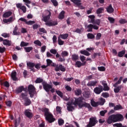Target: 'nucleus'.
<instances>
[{
    "instance_id": "obj_1",
    "label": "nucleus",
    "mask_w": 127,
    "mask_h": 127,
    "mask_svg": "<svg viewBox=\"0 0 127 127\" xmlns=\"http://www.w3.org/2000/svg\"><path fill=\"white\" fill-rule=\"evenodd\" d=\"M83 98H71L70 101L67 102L66 103L67 105V109L69 112H72L73 110H74V106L77 107V106H79V107H85V108H88V109H91V105L90 104H88L87 103L84 102L83 103Z\"/></svg>"
},
{
    "instance_id": "obj_2",
    "label": "nucleus",
    "mask_w": 127,
    "mask_h": 127,
    "mask_svg": "<svg viewBox=\"0 0 127 127\" xmlns=\"http://www.w3.org/2000/svg\"><path fill=\"white\" fill-rule=\"evenodd\" d=\"M51 16V12L48 10H45L42 14V20L46 22V25L48 26H53V25H57L58 23L56 21H48L50 19Z\"/></svg>"
},
{
    "instance_id": "obj_3",
    "label": "nucleus",
    "mask_w": 127,
    "mask_h": 127,
    "mask_svg": "<svg viewBox=\"0 0 127 127\" xmlns=\"http://www.w3.org/2000/svg\"><path fill=\"white\" fill-rule=\"evenodd\" d=\"M124 120V116L122 114H113L110 116L107 119V123L111 125L113 123H117V122H121Z\"/></svg>"
},
{
    "instance_id": "obj_4",
    "label": "nucleus",
    "mask_w": 127,
    "mask_h": 127,
    "mask_svg": "<svg viewBox=\"0 0 127 127\" xmlns=\"http://www.w3.org/2000/svg\"><path fill=\"white\" fill-rule=\"evenodd\" d=\"M43 112L45 113V117L46 120L49 122V123H53L55 122V118L53 115L49 112V109L48 108H44L43 109Z\"/></svg>"
},
{
    "instance_id": "obj_5",
    "label": "nucleus",
    "mask_w": 127,
    "mask_h": 127,
    "mask_svg": "<svg viewBox=\"0 0 127 127\" xmlns=\"http://www.w3.org/2000/svg\"><path fill=\"white\" fill-rule=\"evenodd\" d=\"M28 91L31 98H33L34 95L36 94V91L35 90V87L33 85H29L28 87Z\"/></svg>"
},
{
    "instance_id": "obj_6",
    "label": "nucleus",
    "mask_w": 127,
    "mask_h": 127,
    "mask_svg": "<svg viewBox=\"0 0 127 127\" xmlns=\"http://www.w3.org/2000/svg\"><path fill=\"white\" fill-rule=\"evenodd\" d=\"M98 124V120L96 117H91L89 119V124L86 126V127H95Z\"/></svg>"
},
{
    "instance_id": "obj_7",
    "label": "nucleus",
    "mask_w": 127,
    "mask_h": 127,
    "mask_svg": "<svg viewBox=\"0 0 127 127\" xmlns=\"http://www.w3.org/2000/svg\"><path fill=\"white\" fill-rule=\"evenodd\" d=\"M43 86L44 90H46V92H49L52 88H53V86L51 84H49L45 82H43Z\"/></svg>"
},
{
    "instance_id": "obj_8",
    "label": "nucleus",
    "mask_w": 127,
    "mask_h": 127,
    "mask_svg": "<svg viewBox=\"0 0 127 127\" xmlns=\"http://www.w3.org/2000/svg\"><path fill=\"white\" fill-rule=\"evenodd\" d=\"M87 28L88 29L87 31L90 32L91 31H93V29H95V30H98V29H99V26H98L97 25H93L90 24L87 26Z\"/></svg>"
},
{
    "instance_id": "obj_9",
    "label": "nucleus",
    "mask_w": 127,
    "mask_h": 127,
    "mask_svg": "<svg viewBox=\"0 0 127 127\" xmlns=\"http://www.w3.org/2000/svg\"><path fill=\"white\" fill-rule=\"evenodd\" d=\"M16 5L17 8H19V9H21L23 13L26 12V7L24 5H22V3H18Z\"/></svg>"
},
{
    "instance_id": "obj_10",
    "label": "nucleus",
    "mask_w": 127,
    "mask_h": 127,
    "mask_svg": "<svg viewBox=\"0 0 127 127\" xmlns=\"http://www.w3.org/2000/svg\"><path fill=\"white\" fill-rule=\"evenodd\" d=\"M94 92L95 94L99 95V94H101L103 92V86L99 85L98 87H96L94 89Z\"/></svg>"
},
{
    "instance_id": "obj_11",
    "label": "nucleus",
    "mask_w": 127,
    "mask_h": 127,
    "mask_svg": "<svg viewBox=\"0 0 127 127\" xmlns=\"http://www.w3.org/2000/svg\"><path fill=\"white\" fill-rule=\"evenodd\" d=\"M24 115L29 119H31L33 117V114L31 112L30 110H26L24 112Z\"/></svg>"
},
{
    "instance_id": "obj_12",
    "label": "nucleus",
    "mask_w": 127,
    "mask_h": 127,
    "mask_svg": "<svg viewBox=\"0 0 127 127\" xmlns=\"http://www.w3.org/2000/svg\"><path fill=\"white\" fill-rule=\"evenodd\" d=\"M55 71L56 72H58V71H62V72H65L66 71V69L65 68V67L64 66L62 65V64H60V65H57L55 68Z\"/></svg>"
},
{
    "instance_id": "obj_13",
    "label": "nucleus",
    "mask_w": 127,
    "mask_h": 127,
    "mask_svg": "<svg viewBox=\"0 0 127 127\" xmlns=\"http://www.w3.org/2000/svg\"><path fill=\"white\" fill-rule=\"evenodd\" d=\"M105 10V9L103 7H100L98 9H97L96 10V13L98 15V16H99L100 17H101V15H99L101 13H103V12H104V11Z\"/></svg>"
},
{
    "instance_id": "obj_14",
    "label": "nucleus",
    "mask_w": 127,
    "mask_h": 127,
    "mask_svg": "<svg viewBox=\"0 0 127 127\" xmlns=\"http://www.w3.org/2000/svg\"><path fill=\"white\" fill-rule=\"evenodd\" d=\"M102 84L104 86V91H109V90H110V88L109 87V86H108V84H107V83H106V81H103L102 82Z\"/></svg>"
},
{
    "instance_id": "obj_15",
    "label": "nucleus",
    "mask_w": 127,
    "mask_h": 127,
    "mask_svg": "<svg viewBox=\"0 0 127 127\" xmlns=\"http://www.w3.org/2000/svg\"><path fill=\"white\" fill-rule=\"evenodd\" d=\"M106 10L108 13H113L114 12V8L112 6V4L109 5V7L106 8Z\"/></svg>"
},
{
    "instance_id": "obj_16",
    "label": "nucleus",
    "mask_w": 127,
    "mask_h": 127,
    "mask_svg": "<svg viewBox=\"0 0 127 127\" xmlns=\"http://www.w3.org/2000/svg\"><path fill=\"white\" fill-rule=\"evenodd\" d=\"M85 64H86V62H85L84 63L82 64V63H81V62L77 61L75 63V67H78V68H80V67H81V66H84V65H85Z\"/></svg>"
},
{
    "instance_id": "obj_17",
    "label": "nucleus",
    "mask_w": 127,
    "mask_h": 127,
    "mask_svg": "<svg viewBox=\"0 0 127 127\" xmlns=\"http://www.w3.org/2000/svg\"><path fill=\"white\" fill-rule=\"evenodd\" d=\"M69 36V35L68 34H60L59 36V38H62V39H67L68 38V37Z\"/></svg>"
},
{
    "instance_id": "obj_18",
    "label": "nucleus",
    "mask_w": 127,
    "mask_h": 127,
    "mask_svg": "<svg viewBox=\"0 0 127 127\" xmlns=\"http://www.w3.org/2000/svg\"><path fill=\"white\" fill-rule=\"evenodd\" d=\"M11 78L13 81H16L17 80V78L16 77V72L15 71H13L11 73Z\"/></svg>"
},
{
    "instance_id": "obj_19",
    "label": "nucleus",
    "mask_w": 127,
    "mask_h": 127,
    "mask_svg": "<svg viewBox=\"0 0 127 127\" xmlns=\"http://www.w3.org/2000/svg\"><path fill=\"white\" fill-rule=\"evenodd\" d=\"M70 1L74 3L75 5H77V6H79L81 4V0H70Z\"/></svg>"
},
{
    "instance_id": "obj_20",
    "label": "nucleus",
    "mask_w": 127,
    "mask_h": 127,
    "mask_svg": "<svg viewBox=\"0 0 127 127\" xmlns=\"http://www.w3.org/2000/svg\"><path fill=\"white\" fill-rule=\"evenodd\" d=\"M91 105L92 107H98L100 104L99 102H96L94 100L92 99L91 100Z\"/></svg>"
},
{
    "instance_id": "obj_21",
    "label": "nucleus",
    "mask_w": 127,
    "mask_h": 127,
    "mask_svg": "<svg viewBox=\"0 0 127 127\" xmlns=\"http://www.w3.org/2000/svg\"><path fill=\"white\" fill-rule=\"evenodd\" d=\"M98 83L97 81H91L88 82L87 86L89 87H92V86H95V85Z\"/></svg>"
},
{
    "instance_id": "obj_22",
    "label": "nucleus",
    "mask_w": 127,
    "mask_h": 127,
    "mask_svg": "<svg viewBox=\"0 0 127 127\" xmlns=\"http://www.w3.org/2000/svg\"><path fill=\"white\" fill-rule=\"evenodd\" d=\"M11 14H12V12L9 11L5 12L3 15V16L5 18L9 17V16H10V15H11Z\"/></svg>"
},
{
    "instance_id": "obj_23",
    "label": "nucleus",
    "mask_w": 127,
    "mask_h": 127,
    "mask_svg": "<svg viewBox=\"0 0 127 127\" xmlns=\"http://www.w3.org/2000/svg\"><path fill=\"white\" fill-rule=\"evenodd\" d=\"M3 45H7L8 46H10L11 45V42L7 40H4L3 41Z\"/></svg>"
},
{
    "instance_id": "obj_24",
    "label": "nucleus",
    "mask_w": 127,
    "mask_h": 127,
    "mask_svg": "<svg viewBox=\"0 0 127 127\" xmlns=\"http://www.w3.org/2000/svg\"><path fill=\"white\" fill-rule=\"evenodd\" d=\"M115 111H119V110H124V107L122 105H117L114 107Z\"/></svg>"
},
{
    "instance_id": "obj_25",
    "label": "nucleus",
    "mask_w": 127,
    "mask_h": 127,
    "mask_svg": "<svg viewBox=\"0 0 127 127\" xmlns=\"http://www.w3.org/2000/svg\"><path fill=\"white\" fill-rule=\"evenodd\" d=\"M123 80V76H121L118 81L113 85L114 87H117V85H120V84H121V83H122V81Z\"/></svg>"
},
{
    "instance_id": "obj_26",
    "label": "nucleus",
    "mask_w": 127,
    "mask_h": 127,
    "mask_svg": "<svg viewBox=\"0 0 127 127\" xmlns=\"http://www.w3.org/2000/svg\"><path fill=\"white\" fill-rule=\"evenodd\" d=\"M80 53H81V54H83V55H85V56H89L90 55V53H89V52H88V51H86V50H81L80 51Z\"/></svg>"
},
{
    "instance_id": "obj_27",
    "label": "nucleus",
    "mask_w": 127,
    "mask_h": 127,
    "mask_svg": "<svg viewBox=\"0 0 127 127\" xmlns=\"http://www.w3.org/2000/svg\"><path fill=\"white\" fill-rule=\"evenodd\" d=\"M74 93L76 96H80L82 94V91L80 89H77L74 91Z\"/></svg>"
},
{
    "instance_id": "obj_28",
    "label": "nucleus",
    "mask_w": 127,
    "mask_h": 127,
    "mask_svg": "<svg viewBox=\"0 0 127 127\" xmlns=\"http://www.w3.org/2000/svg\"><path fill=\"white\" fill-rule=\"evenodd\" d=\"M24 101H25V103H24L25 106H29V105L31 104V101L28 98L25 99Z\"/></svg>"
},
{
    "instance_id": "obj_29",
    "label": "nucleus",
    "mask_w": 127,
    "mask_h": 127,
    "mask_svg": "<svg viewBox=\"0 0 127 127\" xmlns=\"http://www.w3.org/2000/svg\"><path fill=\"white\" fill-rule=\"evenodd\" d=\"M64 14H65V11L64 10L62 11L59 16V19H63L64 18Z\"/></svg>"
},
{
    "instance_id": "obj_30",
    "label": "nucleus",
    "mask_w": 127,
    "mask_h": 127,
    "mask_svg": "<svg viewBox=\"0 0 127 127\" xmlns=\"http://www.w3.org/2000/svg\"><path fill=\"white\" fill-rule=\"evenodd\" d=\"M24 89V87H23V86H20L16 89V92H17V93H21Z\"/></svg>"
},
{
    "instance_id": "obj_31",
    "label": "nucleus",
    "mask_w": 127,
    "mask_h": 127,
    "mask_svg": "<svg viewBox=\"0 0 127 127\" xmlns=\"http://www.w3.org/2000/svg\"><path fill=\"white\" fill-rule=\"evenodd\" d=\"M89 18H90V22L91 23H94V21H95V15H91L88 16Z\"/></svg>"
},
{
    "instance_id": "obj_32",
    "label": "nucleus",
    "mask_w": 127,
    "mask_h": 127,
    "mask_svg": "<svg viewBox=\"0 0 127 127\" xmlns=\"http://www.w3.org/2000/svg\"><path fill=\"white\" fill-rule=\"evenodd\" d=\"M35 64H34V63H31V62H27V66L28 67H29L30 68H33L34 67Z\"/></svg>"
},
{
    "instance_id": "obj_33",
    "label": "nucleus",
    "mask_w": 127,
    "mask_h": 127,
    "mask_svg": "<svg viewBox=\"0 0 127 127\" xmlns=\"http://www.w3.org/2000/svg\"><path fill=\"white\" fill-rule=\"evenodd\" d=\"M79 59V56L78 55H73L72 56V60H73V61H76V60H78Z\"/></svg>"
},
{
    "instance_id": "obj_34",
    "label": "nucleus",
    "mask_w": 127,
    "mask_h": 127,
    "mask_svg": "<svg viewBox=\"0 0 127 127\" xmlns=\"http://www.w3.org/2000/svg\"><path fill=\"white\" fill-rule=\"evenodd\" d=\"M126 54V50L122 51L118 53L119 57H123Z\"/></svg>"
},
{
    "instance_id": "obj_35",
    "label": "nucleus",
    "mask_w": 127,
    "mask_h": 127,
    "mask_svg": "<svg viewBox=\"0 0 127 127\" xmlns=\"http://www.w3.org/2000/svg\"><path fill=\"white\" fill-rule=\"evenodd\" d=\"M87 38L88 39H94L95 38V35L91 33H88L87 34Z\"/></svg>"
},
{
    "instance_id": "obj_36",
    "label": "nucleus",
    "mask_w": 127,
    "mask_h": 127,
    "mask_svg": "<svg viewBox=\"0 0 127 127\" xmlns=\"http://www.w3.org/2000/svg\"><path fill=\"white\" fill-rule=\"evenodd\" d=\"M121 89H122L121 86L116 87L114 89L115 93H119V92H120V91H121Z\"/></svg>"
},
{
    "instance_id": "obj_37",
    "label": "nucleus",
    "mask_w": 127,
    "mask_h": 127,
    "mask_svg": "<svg viewBox=\"0 0 127 127\" xmlns=\"http://www.w3.org/2000/svg\"><path fill=\"white\" fill-rule=\"evenodd\" d=\"M100 102L99 103V105H101V106H103V105H104V104H105V103L106 102V100H105V99L103 98H101L100 99Z\"/></svg>"
},
{
    "instance_id": "obj_38",
    "label": "nucleus",
    "mask_w": 127,
    "mask_h": 127,
    "mask_svg": "<svg viewBox=\"0 0 127 127\" xmlns=\"http://www.w3.org/2000/svg\"><path fill=\"white\" fill-rule=\"evenodd\" d=\"M34 23H35V21H26V24H27L28 25H32V24H34Z\"/></svg>"
},
{
    "instance_id": "obj_39",
    "label": "nucleus",
    "mask_w": 127,
    "mask_h": 127,
    "mask_svg": "<svg viewBox=\"0 0 127 127\" xmlns=\"http://www.w3.org/2000/svg\"><path fill=\"white\" fill-rule=\"evenodd\" d=\"M29 43H26L25 42H21V44H20V46L21 47H24L25 46H28Z\"/></svg>"
},
{
    "instance_id": "obj_40",
    "label": "nucleus",
    "mask_w": 127,
    "mask_h": 127,
    "mask_svg": "<svg viewBox=\"0 0 127 127\" xmlns=\"http://www.w3.org/2000/svg\"><path fill=\"white\" fill-rule=\"evenodd\" d=\"M17 27H15L13 31V34L14 35H19V33H17Z\"/></svg>"
},
{
    "instance_id": "obj_41",
    "label": "nucleus",
    "mask_w": 127,
    "mask_h": 127,
    "mask_svg": "<svg viewBox=\"0 0 127 127\" xmlns=\"http://www.w3.org/2000/svg\"><path fill=\"white\" fill-rule=\"evenodd\" d=\"M58 42L59 45H63L64 44V41L59 37H58Z\"/></svg>"
},
{
    "instance_id": "obj_42",
    "label": "nucleus",
    "mask_w": 127,
    "mask_h": 127,
    "mask_svg": "<svg viewBox=\"0 0 127 127\" xmlns=\"http://www.w3.org/2000/svg\"><path fill=\"white\" fill-rule=\"evenodd\" d=\"M56 92L57 95H58V96L61 97V98H62L63 97V93H62V92H61L60 90H56Z\"/></svg>"
},
{
    "instance_id": "obj_43",
    "label": "nucleus",
    "mask_w": 127,
    "mask_h": 127,
    "mask_svg": "<svg viewBox=\"0 0 127 127\" xmlns=\"http://www.w3.org/2000/svg\"><path fill=\"white\" fill-rule=\"evenodd\" d=\"M43 82V79L41 78H37V79L35 81V83H41Z\"/></svg>"
},
{
    "instance_id": "obj_44",
    "label": "nucleus",
    "mask_w": 127,
    "mask_h": 127,
    "mask_svg": "<svg viewBox=\"0 0 127 127\" xmlns=\"http://www.w3.org/2000/svg\"><path fill=\"white\" fill-rule=\"evenodd\" d=\"M119 22L121 24H125V23H127V21L125 19H121Z\"/></svg>"
},
{
    "instance_id": "obj_45",
    "label": "nucleus",
    "mask_w": 127,
    "mask_h": 127,
    "mask_svg": "<svg viewBox=\"0 0 127 127\" xmlns=\"http://www.w3.org/2000/svg\"><path fill=\"white\" fill-rule=\"evenodd\" d=\"M61 55L62 57H66L68 56V52L67 51H64L62 53Z\"/></svg>"
},
{
    "instance_id": "obj_46",
    "label": "nucleus",
    "mask_w": 127,
    "mask_h": 127,
    "mask_svg": "<svg viewBox=\"0 0 127 127\" xmlns=\"http://www.w3.org/2000/svg\"><path fill=\"white\" fill-rule=\"evenodd\" d=\"M61 110H62V108L61 107H60V106H57L56 111L58 114H61V113H62V112L61 111Z\"/></svg>"
},
{
    "instance_id": "obj_47",
    "label": "nucleus",
    "mask_w": 127,
    "mask_h": 127,
    "mask_svg": "<svg viewBox=\"0 0 127 127\" xmlns=\"http://www.w3.org/2000/svg\"><path fill=\"white\" fill-rule=\"evenodd\" d=\"M94 23H95V24H97V25H100V24L101 23V20L100 19H97L94 20Z\"/></svg>"
},
{
    "instance_id": "obj_48",
    "label": "nucleus",
    "mask_w": 127,
    "mask_h": 127,
    "mask_svg": "<svg viewBox=\"0 0 127 127\" xmlns=\"http://www.w3.org/2000/svg\"><path fill=\"white\" fill-rule=\"evenodd\" d=\"M102 96L103 98H108L110 96V94L108 93L105 92L102 94Z\"/></svg>"
},
{
    "instance_id": "obj_49",
    "label": "nucleus",
    "mask_w": 127,
    "mask_h": 127,
    "mask_svg": "<svg viewBox=\"0 0 127 127\" xmlns=\"http://www.w3.org/2000/svg\"><path fill=\"white\" fill-rule=\"evenodd\" d=\"M24 49L26 52H30V51L32 50V47H25L24 48Z\"/></svg>"
},
{
    "instance_id": "obj_50",
    "label": "nucleus",
    "mask_w": 127,
    "mask_h": 127,
    "mask_svg": "<svg viewBox=\"0 0 127 127\" xmlns=\"http://www.w3.org/2000/svg\"><path fill=\"white\" fill-rule=\"evenodd\" d=\"M51 1L53 3L55 6H57L58 5V2L56 0H51Z\"/></svg>"
},
{
    "instance_id": "obj_51",
    "label": "nucleus",
    "mask_w": 127,
    "mask_h": 127,
    "mask_svg": "<svg viewBox=\"0 0 127 127\" xmlns=\"http://www.w3.org/2000/svg\"><path fill=\"white\" fill-rule=\"evenodd\" d=\"M34 44L36 45H38V46H41V42L39 41V40H36L34 42Z\"/></svg>"
},
{
    "instance_id": "obj_52",
    "label": "nucleus",
    "mask_w": 127,
    "mask_h": 127,
    "mask_svg": "<svg viewBox=\"0 0 127 127\" xmlns=\"http://www.w3.org/2000/svg\"><path fill=\"white\" fill-rule=\"evenodd\" d=\"M59 126H62L64 124V120L62 119H60L58 121Z\"/></svg>"
},
{
    "instance_id": "obj_53",
    "label": "nucleus",
    "mask_w": 127,
    "mask_h": 127,
    "mask_svg": "<svg viewBox=\"0 0 127 127\" xmlns=\"http://www.w3.org/2000/svg\"><path fill=\"white\" fill-rule=\"evenodd\" d=\"M108 20H109L111 23H114V22H115V19L113 17H109Z\"/></svg>"
},
{
    "instance_id": "obj_54",
    "label": "nucleus",
    "mask_w": 127,
    "mask_h": 127,
    "mask_svg": "<svg viewBox=\"0 0 127 127\" xmlns=\"http://www.w3.org/2000/svg\"><path fill=\"white\" fill-rule=\"evenodd\" d=\"M50 52H51L52 54H54V55H55V54H57V50L52 49L50 50Z\"/></svg>"
},
{
    "instance_id": "obj_55",
    "label": "nucleus",
    "mask_w": 127,
    "mask_h": 127,
    "mask_svg": "<svg viewBox=\"0 0 127 127\" xmlns=\"http://www.w3.org/2000/svg\"><path fill=\"white\" fill-rule=\"evenodd\" d=\"M101 37H102V34L100 33H97L96 38L97 40H99V39H101Z\"/></svg>"
},
{
    "instance_id": "obj_56",
    "label": "nucleus",
    "mask_w": 127,
    "mask_h": 127,
    "mask_svg": "<svg viewBox=\"0 0 127 127\" xmlns=\"http://www.w3.org/2000/svg\"><path fill=\"white\" fill-rule=\"evenodd\" d=\"M107 112L108 111L107 110L101 111L100 112V114L102 116V117H104V116H105V115L106 114V113H107Z\"/></svg>"
},
{
    "instance_id": "obj_57",
    "label": "nucleus",
    "mask_w": 127,
    "mask_h": 127,
    "mask_svg": "<svg viewBox=\"0 0 127 127\" xmlns=\"http://www.w3.org/2000/svg\"><path fill=\"white\" fill-rule=\"evenodd\" d=\"M53 83L55 86H60L61 85V82L58 81H53Z\"/></svg>"
},
{
    "instance_id": "obj_58",
    "label": "nucleus",
    "mask_w": 127,
    "mask_h": 127,
    "mask_svg": "<svg viewBox=\"0 0 127 127\" xmlns=\"http://www.w3.org/2000/svg\"><path fill=\"white\" fill-rule=\"evenodd\" d=\"M84 30V29L81 28V29H76V30L74 31V32H76L77 33H81L82 31Z\"/></svg>"
},
{
    "instance_id": "obj_59",
    "label": "nucleus",
    "mask_w": 127,
    "mask_h": 127,
    "mask_svg": "<svg viewBox=\"0 0 127 127\" xmlns=\"http://www.w3.org/2000/svg\"><path fill=\"white\" fill-rule=\"evenodd\" d=\"M46 61L47 63V66H50L52 63V61L50 59H47Z\"/></svg>"
},
{
    "instance_id": "obj_60",
    "label": "nucleus",
    "mask_w": 127,
    "mask_h": 127,
    "mask_svg": "<svg viewBox=\"0 0 127 127\" xmlns=\"http://www.w3.org/2000/svg\"><path fill=\"white\" fill-rule=\"evenodd\" d=\"M80 59L81 61L83 62V63H84V61H85V60H86V57H85V56H80Z\"/></svg>"
},
{
    "instance_id": "obj_61",
    "label": "nucleus",
    "mask_w": 127,
    "mask_h": 127,
    "mask_svg": "<svg viewBox=\"0 0 127 127\" xmlns=\"http://www.w3.org/2000/svg\"><path fill=\"white\" fill-rule=\"evenodd\" d=\"M1 36L4 37V38H7V37H8L9 36V34L4 33L1 34Z\"/></svg>"
},
{
    "instance_id": "obj_62",
    "label": "nucleus",
    "mask_w": 127,
    "mask_h": 127,
    "mask_svg": "<svg viewBox=\"0 0 127 127\" xmlns=\"http://www.w3.org/2000/svg\"><path fill=\"white\" fill-rule=\"evenodd\" d=\"M65 89H66V90H67L68 92L72 91V88L69 86V85H65Z\"/></svg>"
},
{
    "instance_id": "obj_63",
    "label": "nucleus",
    "mask_w": 127,
    "mask_h": 127,
    "mask_svg": "<svg viewBox=\"0 0 127 127\" xmlns=\"http://www.w3.org/2000/svg\"><path fill=\"white\" fill-rule=\"evenodd\" d=\"M98 69L99 71H105L106 70L104 66H99L98 67Z\"/></svg>"
},
{
    "instance_id": "obj_64",
    "label": "nucleus",
    "mask_w": 127,
    "mask_h": 127,
    "mask_svg": "<svg viewBox=\"0 0 127 127\" xmlns=\"http://www.w3.org/2000/svg\"><path fill=\"white\" fill-rule=\"evenodd\" d=\"M122 124H119V123H116L113 125L114 127H122Z\"/></svg>"
}]
</instances>
